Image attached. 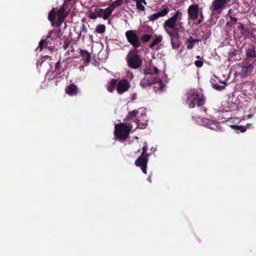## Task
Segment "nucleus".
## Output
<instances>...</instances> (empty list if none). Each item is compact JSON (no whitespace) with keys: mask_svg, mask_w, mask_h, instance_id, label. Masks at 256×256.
Listing matches in <instances>:
<instances>
[{"mask_svg":"<svg viewBox=\"0 0 256 256\" xmlns=\"http://www.w3.org/2000/svg\"><path fill=\"white\" fill-rule=\"evenodd\" d=\"M182 16V12L178 10L172 16L166 20L163 24L164 30L170 36H178L179 30L177 27V23L181 20Z\"/></svg>","mask_w":256,"mask_h":256,"instance_id":"nucleus-1","label":"nucleus"},{"mask_svg":"<svg viewBox=\"0 0 256 256\" xmlns=\"http://www.w3.org/2000/svg\"><path fill=\"white\" fill-rule=\"evenodd\" d=\"M187 101L189 107L194 108L196 104L198 106L202 105L204 98L203 95L199 94L196 89H191L188 92Z\"/></svg>","mask_w":256,"mask_h":256,"instance_id":"nucleus-2","label":"nucleus"},{"mask_svg":"<svg viewBox=\"0 0 256 256\" xmlns=\"http://www.w3.org/2000/svg\"><path fill=\"white\" fill-rule=\"evenodd\" d=\"M130 130V128L122 123L115 126L114 134L120 139H126L128 135Z\"/></svg>","mask_w":256,"mask_h":256,"instance_id":"nucleus-3","label":"nucleus"},{"mask_svg":"<svg viewBox=\"0 0 256 256\" xmlns=\"http://www.w3.org/2000/svg\"><path fill=\"white\" fill-rule=\"evenodd\" d=\"M230 0H214L210 6V10L214 14H220Z\"/></svg>","mask_w":256,"mask_h":256,"instance_id":"nucleus-4","label":"nucleus"},{"mask_svg":"<svg viewBox=\"0 0 256 256\" xmlns=\"http://www.w3.org/2000/svg\"><path fill=\"white\" fill-rule=\"evenodd\" d=\"M202 10L199 8V6L197 4L190 6L188 10V18L192 20L198 18L199 16L202 17Z\"/></svg>","mask_w":256,"mask_h":256,"instance_id":"nucleus-5","label":"nucleus"},{"mask_svg":"<svg viewBox=\"0 0 256 256\" xmlns=\"http://www.w3.org/2000/svg\"><path fill=\"white\" fill-rule=\"evenodd\" d=\"M128 57V64L130 67L133 68H137L141 66L142 60L138 54H131L129 53Z\"/></svg>","mask_w":256,"mask_h":256,"instance_id":"nucleus-6","label":"nucleus"},{"mask_svg":"<svg viewBox=\"0 0 256 256\" xmlns=\"http://www.w3.org/2000/svg\"><path fill=\"white\" fill-rule=\"evenodd\" d=\"M128 42L136 48L140 46V42L137 35L132 30H128L126 32Z\"/></svg>","mask_w":256,"mask_h":256,"instance_id":"nucleus-7","label":"nucleus"},{"mask_svg":"<svg viewBox=\"0 0 256 256\" xmlns=\"http://www.w3.org/2000/svg\"><path fill=\"white\" fill-rule=\"evenodd\" d=\"M130 84L125 80H122L116 84V90L120 94L127 91L130 88Z\"/></svg>","mask_w":256,"mask_h":256,"instance_id":"nucleus-8","label":"nucleus"},{"mask_svg":"<svg viewBox=\"0 0 256 256\" xmlns=\"http://www.w3.org/2000/svg\"><path fill=\"white\" fill-rule=\"evenodd\" d=\"M154 77L151 76H145L141 80L140 83V86L143 88H145L152 84H153V83L154 82Z\"/></svg>","mask_w":256,"mask_h":256,"instance_id":"nucleus-9","label":"nucleus"},{"mask_svg":"<svg viewBox=\"0 0 256 256\" xmlns=\"http://www.w3.org/2000/svg\"><path fill=\"white\" fill-rule=\"evenodd\" d=\"M139 113H140V112L138 110H134V111H132L131 112H129V114H128V116L127 119L128 120V119L131 120L133 118L138 117V120L139 122H140V121H145V120H144V119L142 120L140 117H142V118H146V114H142V113H141L140 114V116H138V114Z\"/></svg>","mask_w":256,"mask_h":256,"instance_id":"nucleus-10","label":"nucleus"},{"mask_svg":"<svg viewBox=\"0 0 256 256\" xmlns=\"http://www.w3.org/2000/svg\"><path fill=\"white\" fill-rule=\"evenodd\" d=\"M66 92L70 96H74L76 94L77 87L74 84H70L66 88Z\"/></svg>","mask_w":256,"mask_h":256,"instance_id":"nucleus-11","label":"nucleus"},{"mask_svg":"<svg viewBox=\"0 0 256 256\" xmlns=\"http://www.w3.org/2000/svg\"><path fill=\"white\" fill-rule=\"evenodd\" d=\"M154 82L153 84H154V88H155V90H160V92L162 91V88H163V84L160 79L159 78H154Z\"/></svg>","mask_w":256,"mask_h":256,"instance_id":"nucleus-12","label":"nucleus"},{"mask_svg":"<svg viewBox=\"0 0 256 256\" xmlns=\"http://www.w3.org/2000/svg\"><path fill=\"white\" fill-rule=\"evenodd\" d=\"M148 162V160H140L138 162H136V160L135 162V164L137 166L141 167V169L142 172L144 174H146V164Z\"/></svg>","mask_w":256,"mask_h":256,"instance_id":"nucleus-13","label":"nucleus"},{"mask_svg":"<svg viewBox=\"0 0 256 256\" xmlns=\"http://www.w3.org/2000/svg\"><path fill=\"white\" fill-rule=\"evenodd\" d=\"M148 150V146L146 144L142 148V152L140 156L136 160V162H138L140 160H148V155L146 154Z\"/></svg>","mask_w":256,"mask_h":256,"instance_id":"nucleus-14","label":"nucleus"},{"mask_svg":"<svg viewBox=\"0 0 256 256\" xmlns=\"http://www.w3.org/2000/svg\"><path fill=\"white\" fill-rule=\"evenodd\" d=\"M116 84L117 80L115 79H112L108 85V90L110 92H112L115 89Z\"/></svg>","mask_w":256,"mask_h":256,"instance_id":"nucleus-15","label":"nucleus"},{"mask_svg":"<svg viewBox=\"0 0 256 256\" xmlns=\"http://www.w3.org/2000/svg\"><path fill=\"white\" fill-rule=\"evenodd\" d=\"M113 10L110 6L104 10L103 9V19L104 20H107Z\"/></svg>","mask_w":256,"mask_h":256,"instance_id":"nucleus-16","label":"nucleus"},{"mask_svg":"<svg viewBox=\"0 0 256 256\" xmlns=\"http://www.w3.org/2000/svg\"><path fill=\"white\" fill-rule=\"evenodd\" d=\"M171 38V43L174 48H179L180 44L178 40L177 36H170Z\"/></svg>","mask_w":256,"mask_h":256,"instance_id":"nucleus-17","label":"nucleus"},{"mask_svg":"<svg viewBox=\"0 0 256 256\" xmlns=\"http://www.w3.org/2000/svg\"><path fill=\"white\" fill-rule=\"evenodd\" d=\"M246 54L248 56L250 57H255L256 56L254 48L253 46H250L248 48Z\"/></svg>","mask_w":256,"mask_h":256,"instance_id":"nucleus-18","label":"nucleus"},{"mask_svg":"<svg viewBox=\"0 0 256 256\" xmlns=\"http://www.w3.org/2000/svg\"><path fill=\"white\" fill-rule=\"evenodd\" d=\"M80 55L85 59L86 62H89L90 61V56L88 52L84 50H80Z\"/></svg>","mask_w":256,"mask_h":256,"instance_id":"nucleus-19","label":"nucleus"},{"mask_svg":"<svg viewBox=\"0 0 256 256\" xmlns=\"http://www.w3.org/2000/svg\"><path fill=\"white\" fill-rule=\"evenodd\" d=\"M123 4V0H116L114 1L110 6L114 10V8H116L117 6H122Z\"/></svg>","mask_w":256,"mask_h":256,"instance_id":"nucleus-20","label":"nucleus"},{"mask_svg":"<svg viewBox=\"0 0 256 256\" xmlns=\"http://www.w3.org/2000/svg\"><path fill=\"white\" fill-rule=\"evenodd\" d=\"M132 0L136 3V6L138 10L141 11H144V5L143 4L142 2L138 1L137 0Z\"/></svg>","mask_w":256,"mask_h":256,"instance_id":"nucleus-21","label":"nucleus"},{"mask_svg":"<svg viewBox=\"0 0 256 256\" xmlns=\"http://www.w3.org/2000/svg\"><path fill=\"white\" fill-rule=\"evenodd\" d=\"M162 38L160 36H156L155 39H154L152 42V44L150 45V48L154 47L156 44L160 43L162 40Z\"/></svg>","mask_w":256,"mask_h":256,"instance_id":"nucleus-22","label":"nucleus"},{"mask_svg":"<svg viewBox=\"0 0 256 256\" xmlns=\"http://www.w3.org/2000/svg\"><path fill=\"white\" fill-rule=\"evenodd\" d=\"M230 127L235 130H240L242 132L246 130V128L242 126L230 125Z\"/></svg>","mask_w":256,"mask_h":256,"instance_id":"nucleus-23","label":"nucleus"},{"mask_svg":"<svg viewBox=\"0 0 256 256\" xmlns=\"http://www.w3.org/2000/svg\"><path fill=\"white\" fill-rule=\"evenodd\" d=\"M106 30V26L104 24L98 25L96 29V32L98 33H103Z\"/></svg>","mask_w":256,"mask_h":256,"instance_id":"nucleus-24","label":"nucleus"},{"mask_svg":"<svg viewBox=\"0 0 256 256\" xmlns=\"http://www.w3.org/2000/svg\"><path fill=\"white\" fill-rule=\"evenodd\" d=\"M169 12L168 8H164L162 10L159 11L158 13L159 17H163L166 16Z\"/></svg>","mask_w":256,"mask_h":256,"instance_id":"nucleus-25","label":"nucleus"},{"mask_svg":"<svg viewBox=\"0 0 256 256\" xmlns=\"http://www.w3.org/2000/svg\"><path fill=\"white\" fill-rule=\"evenodd\" d=\"M94 11L98 17H103V9L100 8H96L94 9Z\"/></svg>","mask_w":256,"mask_h":256,"instance_id":"nucleus-26","label":"nucleus"},{"mask_svg":"<svg viewBox=\"0 0 256 256\" xmlns=\"http://www.w3.org/2000/svg\"><path fill=\"white\" fill-rule=\"evenodd\" d=\"M48 19L50 21H54L55 20V12L54 10V8L50 12L48 16Z\"/></svg>","mask_w":256,"mask_h":256,"instance_id":"nucleus-27","label":"nucleus"},{"mask_svg":"<svg viewBox=\"0 0 256 256\" xmlns=\"http://www.w3.org/2000/svg\"><path fill=\"white\" fill-rule=\"evenodd\" d=\"M232 9H230L228 11V14H229V17L230 18V20H231L232 22V24H236L237 22V18L232 16V15H231L230 14H232Z\"/></svg>","mask_w":256,"mask_h":256,"instance_id":"nucleus-28","label":"nucleus"},{"mask_svg":"<svg viewBox=\"0 0 256 256\" xmlns=\"http://www.w3.org/2000/svg\"><path fill=\"white\" fill-rule=\"evenodd\" d=\"M151 38V35L144 34L141 38V40L144 42H148Z\"/></svg>","mask_w":256,"mask_h":256,"instance_id":"nucleus-29","label":"nucleus"},{"mask_svg":"<svg viewBox=\"0 0 256 256\" xmlns=\"http://www.w3.org/2000/svg\"><path fill=\"white\" fill-rule=\"evenodd\" d=\"M160 18L158 14V13H155L151 16H150L148 18L150 20H156L158 18Z\"/></svg>","mask_w":256,"mask_h":256,"instance_id":"nucleus-30","label":"nucleus"},{"mask_svg":"<svg viewBox=\"0 0 256 256\" xmlns=\"http://www.w3.org/2000/svg\"><path fill=\"white\" fill-rule=\"evenodd\" d=\"M64 8H61L58 11V14L59 16V18H64V16H63L64 12Z\"/></svg>","mask_w":256,"mask_h":256,"instance_id":"nucleus-31","label":"nucleus"},{"mask_svg":"<svg viewBox=\"0 0 256 256\" xmlns=\"http://www.w3.org/2000/svg\"><path fill=\"white\" fill-rule=\"evenodd\" d=\"M97 16L95 14L94 11V12H90L88 15V18L90 19L95 20L97 18Z\"/></svg>","mask_w":256,"mask_h":256,"instance_id":"nucleus-32","label":"nucleus"},{"mask_svg":"<svg viewBox=\"0 0 256 256\" xmlns=\"http://www.w3.org/2000/svg\"><path fill=\"white\" fill-rule=\"evenodd\" d=\"M200 41V40L199 39H194L192 37H190L188 40H187V42H192V43H194L195 42H198Z\"/></svg>","mask_w":256,"mask_h":256,"instance_id":"nucleus-33","label":"nucleus"},{"mask_svg":"<svg viewBox=\"0 0 256 256\" xmlns=\"http://www.w3.org/2000/svg\"><path fill=\"white\" fill-rule=\"evenodd\" d=\"M194 63L196 66L199 68L202 67L203 64V62L201 60H196Z\"/></svg>","mask_w":256,"mask_h":256,"instance_id":"nucleus-34","label":"nucleus"},{"mask_svg":"<svg viewBox=\"0 0 256 256\" xmlns=\"http://www.w3.org/2000/svg\"><path fill=\"white\" fill-rule=\"evenodd\" d=\"M224 85L223 86H218L216 85H215L214 88L218 90H222L224 89V88L225 87V85H226L225 82H224Z\"/></svg>","mask_w":256,"mask_h":256,"instance_id":"nucleus-35","label":"nucleus"},{"mask_svg":"<svg viewBox=\"0 0 256 256\" xmlns=\"http://www.w3.org/2000/svg\"><path fill=\"white\" fill-rule=\"evenodd\" d=\"M63 32L60 29H58L57 33H56V36L58 38H60L62 36Z\"/></svg>","mask_w":256,"mask_h":256,"instance_id":"nucleus-36","label":"nucleus"},{"mask_svg":"<svg viewBox=\"0 0 256 256\" xmlns=\"http://www.w3.org/2000/svg\"><path fill=\"white\" fill-rule=\"evenodd\" d=\"M126 77L132 80L133 78V74L132 72H128L126 73Z\"/></svg>","mask_w":256,"mask_h":256,"instance_id":"nucleus-37","label":"nucleus"},{"mask_svg":"<svg viewBox=\"0 0 256 256\" xmlns=\"http://www.w3.org/2000/svg\"><path fill=\"white\" fill-rule=\"evenodd\" d=\"M186 46L188 49L191 50L194 48V44L192 42H188V44Z\"/></svg>","mask_w":256,"mask_h":256,"instance_id":"nucleus-38","label":"nucleus"},{"mask_svg":"<svg viewBox=\"0 0 256 256\" xmlns=\"http://www.w3.org/2000/svg\"><path fill=\"white\" fill-rule=\"evenodd\" d=\"M154 69V72H150V74H156L158 72V70L157 68L154 66L153 68Z\"/></svg>","mask_w":256,"mask_h":256,"instance_id":"nucleus-39","label":"nucleus"},{"mask_svg":"<svg viewBox=\"0 0 256 256\" xmlns=\"http://www.w3.org/2000/svg\"><path fill=\"white\" fill-rule=\"evenodd\" d=\"M44 40H42L40 42H39V47H40V50H41L42 49V45L44 42Z\"/></svg>","mask_w":256,"mask_h":256,"instance_id":"nucleus-40","label":"nucleus"},{"mask_svg":"<svg viewBox=\"0 0 256 256\" xmlns=\"http://www.w3.org/2000/svg\"><path fill=\"white\" fill-rule=\"evenodd\" d=\"M203 20V14H202V17L200 16V18L198 20V24H200Z\"/></svg>","mask_w":256,"mask_h":256,"instance_id":"nucleus-41","label":"nucleus"},{"mask_svg":"<svg viewBox=\"0 0 256 256\" xmlns=\"http://www.w3.org/2000/svg\"><path fill=\"white\" fill-rule=\"evenodd\" d=\"M238 28L240 30V31L242 30H244V26L242 24H240V26H238Z\"/></svg>","mask_w":256,"mask_h":256,"instance_id":"nucleus-42","label":"nucleus"},{"mask_svg":"<svg viewBox=\"0 0 256 256\" xmlns=\"http://www.w3.org/2000/svg\"><path fill=\"white\" fill-rule=\"evenodd\" d=\"M138 1H140V2H142L143 4L144 5H146V0H137Z\"/></svg>","mask_w":256,"mask_h":256,"instance_id":"nucleus-43","label":"nucleus"},{"mask_svg":"<svg viewBox=\"0 0 256 256\" xmlns=\"http://www.w3.org/2000/svg\"><path fill=\"white\" fill-rule=\"evenodd\" d=\"M240 32H241V34L242 35H246V32L244 28V30H242Z\"/></svg>","mask_w":256,"mask_h":256,"instance_id":"nucleus-44","label":"nucleus"},{"mask_svg":"<svg viewBox=\"0 0 256 256\" xmlns=\"http://www.w3.org/2000/svg\"><path fill=\"white\" fill-rule=\"evenodd\" d=\"M60 66V62H57V63L56 64V68H58V67H59Z\"/></svg>","mask_w":256,"mask_h":256,"instance_id":"nucleus-45","label":"nucleus"},{"mask_svg":"<svg viewBox=\"0 0 256 256\" xmlns=\"http://www.w3.org/2000/svg\"><path fill=\"white\" fill-rule=\"evenodd\" d=\"M252 114H248V118H252Z\"/></svg>","mask_w":256,"mask_h":256,"instance_id":"nucleus-46","label":"nucleus"},{"mask_svg":"<svg viewBox=\"0 0 256 256\" xmlns=\"http://www.w3.org/2000/svg\"><path fill=\"white\" fill-rule=\"evenodd\" d=\"M64 49H66L68 46H67V45L64 44Z\"/></svg>","mask_w":256,"mask_h":256,"instance_id":"nucleus-47","label":"nucleus"},{"mask_svg":"<svg viewBox=\"0 0 256 256\" xmlns=\"http://www.w3.org/2000/svg\"><path fill=\"white\" fill-rule=\"evenodd\" d=\"M50 35H51V33H50V34H48V38H49V37L50 36Z\"/></svg>","mask_w":256,"mask_h":256,"instance_id":"nucleus-48","label":"nucleus"},{"mask_svg":"<svg viewBox=\"0 0 256 256\" xmlns=\"http://www.w3.org/2000/svg\"><path fill=\"white\" fill-rule=\"evenodd\" d=\"M196 58H200V56H197V57H196Z\"/></svg>","mask_w":256,"mask_h":256,"instance_id":"nucleus-49","label":"nucleus"},{"mask_svg":"<svg viewBox=\"0 0 256 256\" xmlns=\"http://www.w3.org/2000/svg\"><path fill=\"white\" fill-rule=\"evenodd\" d=\"M67 2H70L72 0H66Z\"/></svg>","mask_w":256,"mask_h":256,"instance_id":"nucleus-50","label":"nucleus"}]
</instances>
